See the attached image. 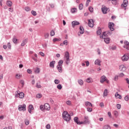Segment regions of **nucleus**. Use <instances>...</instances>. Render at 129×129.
Listing matches in <instances>:
<instances>
[{"instance_id":"e433bc0d","label":"nucleus","mask_w":129,"mask_h":129,"mask_svg":"<svg viewBox=\"0 0 129 129\" xmlns=\"http://www.w3.org/2000/svg\"><path fill=\"white\" fill-rule=\"evenodd\" d=\"M31 14L32 15H33V16H37V12H36V11L32 10L31 11Z\"/></svg>"},{"instance_id":"58836bf2","label":"nucleus","mask_w":129,"mask_h":129,"mask_svg":"<svg viewBox=\"0 0 129 129\" xmlns=\"http://www.w3.org/2000/svg\"><path fill=\"white\" fill-rule=\"evenodd\" d=\"M57 88L59 90H61V89H62V85L61 84H58L57 86Z\"/></svg>"},{"instance_id":"aec40b11","label":"nucleus","mask_w":129,"mask_h":129,"mask_svg":"<svg viewBox=\"0 0 129 129\" xmlns=\"http://www.w3.org/2000/svg\"><path fill=\"white\" fill-rule=\"evenodd\" d=\"M102 10V12L103 13V14H107V8L106 7H104V8H101Z\"/></svg>"},{"instance_id":"ea45409f","label":"nucleus","mask_w":129,"mask_h":129,"mask_svg":"<svg viewBox=\"0 0 129 129\" xmlns=\"http://www.w3.org/2000/svg\"><path fill=\"white\" fill-rule=\"evenodd\" d=\"M40 109H41V110H45V106L43 105H40Z\"/></svg>"},{"instance_id":"de8ad7c7","label":"nucleus","mask_w":129,"mask_h":129,"mask_svg":"<svg viewBox=\"0 0 129 129\" xmlns=\"http://www.w3.org/2000/svg\"><path fill=\"white\" fill-rule=\"evenodd\" d=\"M54 83L55 84H59V83H60V81L57 79L54 80Z\"/></svg>"},{"instance_id":"f3484780","label":"nucleus","mask_w":129,"mask_h":129,"mask_svg":"<svg viewBox=\"0 0 129 129\" xmlns=\"http://www.w3.org/2000/svg\"><path fill=\"white\" fill-rule=\"evenodd\" d=\"M44 108L46 110H50V105L48 103H45L44 104Z\"/></svg>"},{"instance_id":"ddd939ff","label":"nucleus","mask_w":129,"mask_h":129,"mask_svg":"<svg viewBox=\"0 0 129 129\" xmlns=\"http://www.w3.org/2000/svg\"><path fill=\"white\" fill-rule=\"evenodd\" d=\"M101 63V61L100 60L97 59L95 61V65H98V66H101V64H100Z\"/></svg>"},{"instance_id":"864d4df0","label":"nucleus","mask_w":129,"mask_h":129,"mask_svg":"<svg viewBox=\"0 0 129 129\" xmlns=\"http://www.w3.org/2000/svg\"><path fill=\"white\" fill-rule=\"evenodd\" d=\"M87 111H88L89 112H91V111H92V108L88 107V108H87Z\"/></svg>"},{"instance_id":"8fccbe9b","label":"nucleus","mask_w":129,"mask_h":129,"mask_svg":"<svg viewBox=\"0 0 129 129\" xmlns=\"http://www.w3.org/2000/svg\"><path fill=\"white\" fill-rule=\"evenodd\" d=\"M36 97H37V98H41V97H42V94H37L36 95Z\"/></svg>"},{"instance_id":"680f3d73","label":"nucleus","mask_w":129,"mask_h":129,"mask_svg":"<svg viewBox=\"0 0 129 129\" xmlns=\"http://www.w3.org/2000/svg\"><path fill=\"white\" fill-rule=\"evenodd\" d=\"M124 76V74H123L122 73H121L119 75V77H123Z\"/></svg>"},{"instance_id":"423d86ee","label":"nucleus","mask_w":129,"mask_h":129,"mask_svg":"<svg viewBox=\"0 0 129 129\" xmlns=\"http://www.w3.org/2000/svg\"><path fill=\"white\" fill-rule=\"evenodd\" d=\"M103 35L104 36V37H108V36L111 35V31H105L103 32Z\"/></svg>"},{"instance_id":"c756f323","label":"nucleus","mask_w":129,"mask_h":129,"mask_svg":"<svg viewBox=\"0 0 129 129\" xmlns=\"http://www.w3.org/2000/svg\"><path fill=\"white\" fill-rule=\"evenodd\" d=\"M101 28H98V30L97 31V35H101Z\"/></svg>"},{"instance_id":"79ce46f5","label":"nucleus","mask_w":129,"mask_h":129,"mask_svg":"<svg viewBox=\"0 0 129 129\" xmlns=\"http://www.w3.org/2000/svg\"><path fill=\"white\" fill-rule=\"evenodd\" d=\"M63 45L67 46V45H68V41L67 40H64L63 41Z\"/></svg>"},{"instance_id":"13d9d810","label":"nucleus","mask_w":129,"mask_h":129,"mask_svg":"<svg viewBox=\"0 0 129 129\" xmlns=\"http://www.w3.org/2000/svg\"><path fill=\"white\" fill-rule=\"evenodd\" d=\"M91 1L90 0H87L86 3V7H88V5L89 3H90Z\"/></svg>"},{"instance_id":"f8f14e48","label":"nucleus","mask_w":129,"mask_h":129,"mask_svg":"<svg viewBox=\"0 0 129 129\" xmlns=\"http://www.w3.org/2000/svg\"><path fill=\"white\" fill-rule=\"evenodd\" d=\"M27 43H28V38H25L23 40L22 42L21 43V46L22 47H24V45H26Z\"/></svg>"},{"instance_id":"09e8293b","label":"nucleus","mask_w":129,"mask_h":129,"mask_svg":"<svg viewBox=\"0 0 129 129\" xmlns=\"http://www.w3.org/2000/svg\"><path fill=\"white\" fill-rule=\"evenodd\" d=\"M125 46H128L129 47V42L127 41H125L124 42Z\"/></svg>"},{"instance_id":"052dcab7","label":"nucleus","mask_w":129,"mask_h":129,"mask_svg":"<svg viewBox=\"0 0 129 129\" xmlns=\"http://www.w3.org/2000/svg\"><path fill=\"white\" fill-rule=\"evenodd\" d=\"M20 83L21 84H22L23 86L25 85V82L24 81V80H21L20 81Z\"/></svg>"},{"instance_id":"4c0bfd02","label":"nucleus","mask_w":129,"mask_h":129,"mask_svg":"<svg viewBox=\"0 0 129 129\" xmlns=\"http://www.w3.org/2000/svg\"><path fill=\"white\" fill-rule=\"evenodd\" d=\"M7 47L9 49H10L11 50V48H12V45H11V43L10 42H8L7 44Z\"/></svg>"},{"instance_id":"a19ab883","label":"nucleus","mask_w":129,"mask_h":129,"mask_svg":"<svg viewBox=\"0 0 129 129\" xmlns=\"http://www.w3.org/2000/svg\"><path fill=\"white\" fill-rule=\"evenodd\" d=\"M55 35V32L54 31V30H51L50 32V36H51V37H53V36Z\"/></svg>"},{"instance_id":"9d476101","label":"nucleus","mask_w":129,"mask_h":129,"mask_svg":"<svg viewBox=\"0 0 129 129\" xmlns=\"http://www.w3.org/2000/svg\"><path fill=\"white\" fill-rule=\"evenodd\" d=\"M72 25L73 28H75V26L80 25V23L78 22V21H74L72 22Z\"/></svg>"},{"instance_id":"37998d69","label":"nucleus","mask_w":129,"mask_h":129,"mask_svg":"<svg viewBox=\"0 0 129 129\" xmlns=\"http://www.w3.org/2000/svg\"><path fill=\"white\" fill-rule=\"evenodd\" d=\"M21 76H22V75L17 74L16 75V78H17V79H20L21 78Z\"/></svg>"},{"instance_id":"5fc2aeb1","label":"nucleus","mask_w":129,"mask_h":129,"mask_svg":"<svg viewBox=\"0 0 129 129\" xmlns=\"http://www.w3.org/2000/svg\"><path fill=\"white\" fill-rule=\"evenodd\" d=\"M90 79H91L90 78H88L87 79V82L88 83H91V80H90Z\"/></svg>"},{"instance_id":"6e6552de","label":"nucleus","mask_w":129,"mask_h":129,"mask_svg":"<svg viewBox=\"0 0 129 129\" xmlns=\"http://www.w3.org/2000/svg\"><path fill=\"white\" fill-rule=\"evenodd\" d=\"M74 120L77 124H82V121H80L78 120V117H75L74 118Z\"/></svg>"},{"instance_id":"603ef678","label":"nucleus","mask_w":129,"mask_h":129,"mask_svg":"<svg viewBox=\"0 0 129 129\" xmlns=\"http://www.w3.org/2000/svg\"><path fill=\"white\" fill-rule=\"evenodd\" d=\"M34 72H35V73H40V69L37 68L34 71Z\"/></svg>"},{"instance_id":"2f4dec72","label":"nucleus","mask_w":129,"mask_h":129,"mask_svg":"<svg viewBox=\"0 0 129 129\" xmlns=\"http://www.w3.org/2000/svg\"><path fill=\"white\" fill-rule=\"evenodd\" d=\"M70 62V58H66V63L67 65H68Z\"/></svg>"},{"instance_id":"bf43d9fd","label":"nucleus","mask_w":129,"mask_h":129,"mask_svg":"<svg viewBox=\"0 0 129 129\" xmlns=\"http://www.w3.org/2000/svg\"><path fill=\"white\" fill-rule=\"evenodd\" d=\"M124 100H125V101H128L129 100V98L128 96H126L124 97Z\"/></svg>"},{"instance_id":"20e7f679","label":"nucleus","mask_w":129,"mask_h":129,"mask_svg":"<svg viewBox=\"0 0 129 129\" xmlns=\"http://www.w3.org/2000/svg\"><path fill=\"white\" fill-rule=\"evenodd\" d=\"M86 123L89 124V118H88V116H85L84 121H82V124H85Z\"/></svg>"},{"instance_id":"3c124183","label":"nucleus","mask_w":129,"mask_h":129,"mask_svg":"<svg viewBox=\"0 0 129 129\" xmlns=\"http://www.w3.org/2000/svg\"><path fill=\"white\" fill-rule=\"evenodd\" d=\"M89 10L91 13H93V8L90 7L89 8Z\"/></svg>"},{"instance_id":"49530a36","label":"nucleus","mask_w":129,"mask_h":129,"mask_svg":"<svg viewBox=\"0 0 129 129\" xmlns=\"http://www.w3.org/2000/svg\"><path fill=\"white\" fill-rule=\"evenodd\" d=\"M79 7L80 10H82L83 9V4H80L79 6Z\"/></svg>"},{"instance_id":"69168bd1","label":"nucleus","mask_w":129,"mask_h":129,"mask_svg":"<svg viewBox=\"0 0 129 129\" xmlns=\"http://www.w3.org/2000/svg\"><path fill=\"white\" fill-rule=\"evenodd\" d=\"M36 87H37V88H41V87H42V86H41V85L38 84V83H37Z\"/></svg>"},{"instance_id":"f03ea898","label":"nucleus","mask_w":129,"mask_h":129,"mask_svg":"<svg viewBox=\"0 0 129 129\" xmlns=\"http://www.w3.org/2000/svg\"><path fill=\"white\" fill-rule=\"evenodd\" d=\"M19 98H23L25 97V94L23 92H20L19 91L16 92L15 97H19Z\"/></svg>"},{"instance_id":"f704fd0d","label":"nucleus","mask_w":129,"mask_h":129,"mask_svg":"<svg viewBox=\"0 0 129 129\" xmlns=\"http://www.w3.org/2000/svg\"><path fill=\"white\" fill-rule=\"evenodd\" d=\"M28 109L33 110V109H34V106H33V105H29L28 107Z\"/></svg>"},{"instance_id":"4be33fe9","label":"nucleus","mask_w":129,"mask_h":129,"mask_svg":"<svg viewBox=\"0 0 129 129\" xmlns=\"http://www.w3.org/2000/svg\"><path fill=\"white\" fill-rule=\"evenodd\" d=\"M104 41L106 44H109V42H110V39L109 38H104Z\"/></svg>"},{"instance_id":"cd10ccee","label":"nucleus","mask_w":129,"mask_h":129,"mask_svg":"<svg viewBox=\"0 0 129 129\" xmlns=\"http://www.w3.org/2000/svg\"><path fill=\"white\" fill-rule=\"evenodd\" d=\"M78 83H79V84L80 85H81V86H82V85H83V84L84 83V82L82 79H80V80H78Z\"/></svg>"},{"instance_id":"7ed1b4c3","label":"nucleus","mask_w":129,"mask_h":129,"mask_svg":"<svg viewBox=\"0 0 129 129\" xmlns=\"http://www.w3.org/2000/svg\"><path fill=\"white\" fill-rule=\"evenodd\" d=\"M26 104L19 105L18 106V110L19 111H26Z\"/></svg>"},{"instance_id":"774afa93","label":"nucleus","mask_w":129,"mask_h":129,"mask_svg":"<svg viewBox=\"0 0 129 129\" xmlns=\"http://www.w3.org/2000/svg\"><path fill=\"white\" fill-rule=\"evenodd\" d=\"M107 114H108L109 117H111V112L109 111V112H108Z\"/></svg>"},{"instance_id":"e2e57ef3","label":"nucleus","mask_w":129,"mask_h":129,"mask_svg":"<svg viewBox=\"0 0 129 129\" xmlns=\"http://www.w3.org/2000/svg\"><path fill=\"white\" fill-rule=\"evenodd\" d=\"M123 48H125V49H126V50H129V46H128L124 45Z\"/></svg>"},{"instance_id":"338daca9","label":"nucleus","mask_w":129,"mask_h":129,"mask_svg":"<svg viewBox=\"0 0 129 129\" xmlns=\"http://www.w3.org/2000/svg\"><path fill=\"white\" fill-rule=\"evenodd\" d=\"M121 106L120 105V104H117V108L118 109H120Z\"/></svg>"},{"instance_id":"4468645a","label":"nucleus","mask_w":129,"mask_h":129,"mask_svg":"<svg viewBox=\"0 0 129 129\" xmlns=\"http://www.w3.org/2000/svg\"><path fill=\"white\" fill-rule=\"evenodd\" d=\"M107 94H108V90L107 89H105L104 91L103 96L104 97H106V96H107Z\"/></svg>"},{"instance_id":"dca6fc26","label":"nucleus","mask_w":129,"mask_h":129,"mask_svg":"<svg viewBox=\"0 0 129 129\" xmlns=\"http://www.w3.org/2000/svg\"><path fill=\"white\" fill-rule=\"evenodd\" d=\"M119 69L121 71H122V72L125 71V69H126L125 66H124L123 64H121V66H119Z\"/></svg>"},{"instance_id":"72a5a7b5","label":"nucleus","mask_w":129,"mask_h":129,"mask_svg":"<svg viewBox=\"0 0 129 129\" xmlns=\"http://www.w3.org/2000/svg\"><path fill=\"white\" fill-rule=\"evenodd\" d=\"M114 115L115 116V117H117V116H118V112L117 111H114Z\"/></svg>"},{"instance_id":"9b49d317","label":"nucleus","mask_w":129,"mask_h":129,"mask_svg":"<svg viewBox=\"0 0 129 129\" xmlns=\"http://www.w3.org/2000/svg\"><path fill=\"white\" fill-rule=\"evenodd\" d=\"M128 4V2L127 0H124L123 2V4L121 5V7L123 8H126L127 7V4Z\"/></svg>"},{"instance_id":"6ab92c4d","label":"nucleus","mask_w":129,"mask_h":129,"mask_svg":"<svg viewBox=\"0 0 129 129\" xmlns=\"http://www.w3.org/2000/svg\"><path fill=\"white\" fill-rule=\"evenodd\" d=\"M6 4L8 7H11L13 6V2L11 1H7Z\"/></svg>"},{"instance_id":"4d7b16f0","label":"nucleus","mask_w":129,"mask_h":129,"mask_svg":"<svg viewBox=\"0 0 129 129\" xmlns=\"http://www.w3.org/2000/svg\"><path fill=\"white\" fill-rule=\"evenodd\" d=\"M71 104H72L71 101L68 100L67 101V104H68V105H71Z\"/></svg>"},{"instance_id":"2eb2a0df","label":"nucleus","mask_w":129,"mask_h":129,"mask_svg":"<svg viewBox=\"0 0 129 129\" xmlns=\"http://www.w3.org/2000/svg\"><path fill=\"white\" fill-rule=\"evenodd\" d=\"M109 1L111 2V3L112 5H114V6H116V5H118V2L117 0H108Z\"/></svg>"},{"instance_id":"a211bd4d","label":"nucleus","mask_w":129,"mask_h":129,"mask_svg":"<svg viewBox=\"0 0 129 129\" xmlns=\"http://www.w3.org/2000/svg\"><path fill=\"white\" fill-rule=\"evenodd\" d=\"M105 80H106V77H105V76H103L102 77H101V79H100L101 83H103V82H104Z\"/></svg>"},{"instance_id":"c9c22d12","label":"nucleus","mask_w":129,"mask_h":129,"mask_svg":"<svg viewBox=\"0 0 129 129\" xmlns=\"http://www.w3.org/2000/svg\"><path fill=\"white\" fill-rule=\"evenodd\" d=\"M49 36H50V35L48 33H46L44 34V37L45 39H48V38H49Z\"/></svg>"},{"instance_id":"0eeeda50","label":"nucleus","mask_w":129,"mask_h":129,"mask_svg":"<svg viewBox=\"0 0 129 129\" xmlns=\"http://www.w3.org/2000/svg\"><path fill=\"white\" fill-rule=\"evenodd\" d=\"M129 59V55L127 54H124L122 56V60L123 61H127V60Z\"/></svg>"},{"instance_id":"393cba45","label":"nucleus","mask_w":129,"mask_h":129,"mask_svg":"<svg viewBox=\"0 0 129 129\" xmlns=\"http://www.w3.org/2000/svg\"><path fill=\"white\" fill-rule=\"evenodd\" d=\"M12 41H13V43H14V44H17V43L18 39H17V37H16V36H13V38L12 39Z\"/></svg>"},{"instance_id":"1a4fd4ad","label":"nucleus","mask_w":129,"mask_h":129,"mask_svg":"<svg viewBox=\"0 0 129 129\" xmlns=\"http://www.w3.org/2000/svg\"><path fill=\"white\" fill-rule=\"evenodd\" d=\"M114 26V24L113 23L110 22L109 23V28L110 30V31H114V28H113V27Z\"/></svg>"},{"instance_id":"6e6d98bb","label":"nucleus","mask_w":129,"mask_h":129,"mask_svg":"<svg viewBox=\"0 0 129 129\" xmlns=\"http://www.w3.org/2000/svg\"><path fill=\"white\" fill-rule=\"evenodd\" d=\"M58 41H61V39H57V38H54L53 39V42H57Z\"/></svg>"},{"instance_id":"a878e982","label":"nucleus","mask_w":129,"mask_h":129,"mask_svg":"<svg viewBox=\"0 0 129 129\" xmlns=\"http://www.w3.org/2000/svg\"><path fill=\"white\" fill-rule=\"evenodd\" d=\"M58 65L57 66V67H62L63 65V60H59L58 62Z\"/></svg>"},{"instance_id":"0e129e2a","label":"nucleus","mask_w":129,"mask_h":129,"mask_svg":"<svg viewBox=\"0 0 129 129\" xmlns=\"http://www.w3.org/2000/svg\"><path fill=\"white\" fill-rule=\"evenodd\" d=\"M50 127H51V126L50 125V124H47L46 125V128H47V129H49Z\"/></svg>"},{"instance_id":"b1692460","label":"nucleus","mask_w":129,"mask_h":129,"mask_svg":"<svg viewBox=\"0 0 129 129\" xmlns=\"http://www.w3.org/2000/svg\"><path fill=\"white\" fill-rule=\"evenodd\" d=\"M55 63V61H52L49 63L50 67H51V68H54L55 66H54Z\"/></svg>"},{"instance_id":"5701e85b","label":"nucleus","mask_w":129,"mask_h":129,"mask_svg":"<svg viewBox=\"0 0 129 129\" xmlns=\"http://www.w3.org/2000/svg\"><path fill=\"white\" fill-rule=\"evenodd\" d=\"M80 33L81 34H84V28L83 26H80Z\"/></svg>"},{"instance_id":"39448f33","label":"nucleus","mask_w":129,"mask_h":129,"mask_svg":"<svg viewBox=\"0 0 129 129\" xmlns=\"http://www.w3.org/2000/svg\"><path fill=\"white\" fill-rule=\"evenodd\" d=\"M88 26L91 28H93V26H94V22H93V20H88Z\"/></svg>"},{"instance_id":"c03bdc74","label":"nucleus","mask_w":129,"mask_h":129,"mask_svg":"<svg viewBox=\"0 0 129 129\" xmlns=\"http://www.w3.org/2000/svg\"><path fill=\"white\" fill-rule=\"evenodd\" d=\"M77 11V9L76 8H73L72 10H71V12L72 13H76V12Z\"/></svg>"},{"instance_id":"a18cd8bd","label":"nucleus","mask_w":129,"mask_h":129,"mask_svg":"<svg viewBox=\"0 0 129 129\" xmlns=\"http://www.w3.org/2000/svg\"><path fill=\"white\" fill-rule=\"evenodd\" d=\"M25 10L26 12H30V11H31V9L28 7H25Z\"/></svg>"},{"instance_id":"f257e3e1","label":"nucleus","mask_w":129,"mask_h":129,"mask_svg":"<svg viewBox=\"0 0 129 129\" xmlns=\"http://www.w3.org/2000/svg\"><path fill=\"white\" fill-rule=\"evenodd\" d=\"M62 118L66 121H70L71 120V116L68 113L67 111H63L62 114Z\"/></svg>"},{"instance_id":"7c9ffc66","label":"nucleus","mask_w":129,"mask_h":129,"mask_svg":"<svg viewBox=\"0 0 129 129\" xmlns=\"http://www.w3.org/2000/svg\"><path fill=\"white\" fill-rule=\"evenodd\" d=\"M62 67H56L57 69L58 70V72L61 73L62 70Z\"/></svg>"},{"instance_id":"473e14b6","label":"nucleus","mask_w":129,"mask_h":129,"mask_svg":"<svg viewBox=\"0 0 129 129\" xmlns=\"http://www.w3.org/2000/svg\"><path fill=\"white\" fill-rule=\"evenodd\" d=\"M103 129H111V128L109 125H105L104 126Z\"/></svg>"},{"instance_id":"c85d7f7f","label":"nucleus","mask_w":129,"mask_h":129,"mask_svg":"<svg viewBox=\"0 0 129 129\" xmlns=\"http://www.w3.org/2000/svg\"><path fill=\"white\" fill-rule=\"evenodd\" d=\"M64 57L66 58H70V55L69 54V52L68 51H67L64 54Z\"/></svg>"},{"instance_id":"412c9836","label":"nucleus","mask_w":129,"mask_h":129,"mask_svg":"<svg viewBox=\"0 0 129 129\" xmlns=\"http://www.w3.org/2000/svg\"><path fill=\"white\" fill-rule=\"evenodd\" d=\"M115 97H116V98H118L119 99H121V96L118 94V92H117L115 93Z\"/></svg>"},{"instance_id":"bb28decb","label":"nucleus","mask_w":129,"mask_h":129,"mask_svg":"<svg viewBox=\"0 0 129 129\" xmlns=\"http://www.w3.org/2000/svg\"><path fill=\"white\" fill-rule=\"evenodd\" d=\"M85 105L87 107L91 106V107H92V104L90 102H88V101L86 102Z\"/></svg>"}]
</instances>
